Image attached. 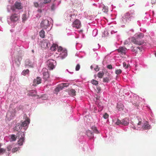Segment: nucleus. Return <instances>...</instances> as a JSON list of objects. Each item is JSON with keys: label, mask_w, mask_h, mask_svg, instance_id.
<instances>
[{"label": "nucleus", "mask_w": 156, "mask_h": 156, "mask_svg": "<svg viewBox=\"0 0 156 156\" xmlns=\"http://www.w3.org/2000/svg\"><path fill=\"white\" fill-rule=\"evenodd\" d=\"M17 148H15L14 149H13L12 150V152H13L14 153V152H15V151H17Z\"/></svg>", "instance_id": "51"}, {"label": "nucleus", "mask_w": 156, "mask_h": 156, "mask_svg": "<svg viewBox=\"0 0 156 156\" xmlns=\"http://www.w3.org/2000/svg\"><path fill=\"white\" fill-rule=\"evenodd\" d=\"M108 116L109 115L107 113H105L103 116V118L105 119H107Z\"/></svg>", "instance_id": "39"}, {"label": "nucleus", "mask_w": 156, "mask_h": 156, "mask_svg": "<svg viewBox=\"0 0 156 156\" xmlns=\"http://www.w3.org/2000/svg\"><path fill=\"white\" fill-rule=\"evenodd\" d=\"M22 19L23 20V22H24L27 20V16L26 14H23V15Z\"/></svg>", "instance_id": "31"}, {"label": "nucleus", "mask_w": 156, "mask_h": 156, "mask_svg": "<svg viewBox=\"0 0 156 156\" xmlns=\"http://www.w3.org/2000/svg\"><path fill=\"white\" fill-rule=\"evenodd\" d=\"M39 11H40V12H41V11H40V10H39Z\"/></svg>", "instance_id": "62"}, {"label": "nucleus", "mask_w": 156, "mask_h": 156, "mask_svg": "<svg viewBox=\"0 0 156 156\" xmlns=\"http://www.w3.org/2000/svg\"><path fill=\"white\" fill-rule=\"evenodd\" d=\"M91 129L93 131V132L95 133L98 134L99 133L96 127L92 126L91 127Z\"/></svg>", "instance_id": "24"}, {"label": "nucleus", "mask_w": 156, "mask_h": 156, "mask_svg": "<svg viewBox=\"0 0 156 156\" xmlns=\"http://www.w3.org/2000/svg\"><path fill=\"white\" fill-rule=\"evenodd\" d=\"M94 69L96 71H98L99 70V69L98 68V66H97V67L96 68H94Z\"/></svg>", "instance_id": "52"}, {"label": "nucleus", "mask_w": 156, "mask_h": 156, "mask_svg": "<svg viewBox=\"0 0 156 156\" xmlns=\"http://www.w3.org/2000/svg\"><path fill=\"white\" fill-rule=\"evenodd\" d=\"M109 81V79L108 77H105L103 78V82H108Z\"/></svg>", "instance_id": "38"}, {"label": "nucleus", "mask_w": 156, "mask_h": 156, "mask_svg": "<svg viewBox=\"0 0 156 156\" xmlns=\"http://www.w3.org/2000/svg\"><path fill=\"white\" fill-rule=\"evenodd\" d=\"M67 51L66 50H64L60 54V57L62 59H63L67 56Z\"/></svg>", "instance_id": "15"}, {"label": "nucleus", "mask_w": 156, "mask_h": 156, "mask_svg": "<svg viewBox=\"0 0 156 156\" xmlns=\"http://www.w3.org/2000/svg\"><path fill=\"white\" fill-rule=\"evenodd\" d=\"M51 49H52V50H53L54 51L55 50L54 47H52V48H51Z\"/></svg>", "instance_id": "54"}, {"label": "nucleus", "mask_w": 156, "mask_h": 156, "mask_svg": "<svg viewBox=\"0 0 156 156\" xmlns=\"http://www.w3.org/2000/svg\"><path fill=\"white\" fill-rule=\"evenodd\" d=\"M117 106H118V108H119V110H121V109H122L123 108V105L121 104H120V106H121L120 108H119V105H118Z\"/></svg>", "instance_id": "43"}, {"label": "nucleus", "mask_w": 156, "mask_h": 156, "mask_svg": "<svg viewBox=\"0 0 156 156\" xmlns=\"http://www.w3.org/2000/svg\"><path fill=\"white\" fill-rule=\"evenodd\" d=\"M55 61L53 59H49L47 61V65L50 69H52L55 67Z\"/></svg>", "instance_id": "4"}, {"label": "nucleus", "mask_w": 156, "mask_h": 156, "mask_svg": "<svg viewBox=\"0 0 156 156\" xmlns=\"http://www.w3.org/2000/svg\"><path fill=\"white\" fill-rule=\"evenodd\" d=\"M39 84V77H37V79H34V80L32 85L33 86H36Z\"/></svg>", "instance_id": "17"}, {"label": "nucleus", "mask_w": 156, "mask_h": 156, "mask_svg": "<svg viewBox=\"0 0 156 156\" xmlns=\"http://www.w3.org/2000/svg\"><path fill=\"white\" fill-rule=\"evenodd\" d=\"M37 11H39V9H37Z\"/></svg>", "instance_id": "59"}, {"label": "nucleus", "mask_w": 156, "mask_h": 156, "mask_svg": "<svg viewBox=\"0 0 156 156\" xmlns=\"http://www.w3.org/2000/svg\"><path fill=\"white\" fill-rule=\"evenodd\" d=\"M135 14L134 10H131L126 12L122 17V21L128 23L133 21L135 18Z\"/></svg>", "instance_id": "1"}, {"label": "nucleus", "mask_w": 156, "mask_h": 156, "mask_svg": "<svg viewBox=\"0 0 156 156\" xmlns=\"http://www.w3.org/2000/svg\"><path fill=\"white\" fill-rule=\"evenodd\" d=\"M70 92L71 94H72V96H75L76 95V91L75 90L73 89H72L70 90Z\"/></svg>", "instance_id": "27"}, {"label": "nucleus", "mask_w": 156, "mask_h": 156, "mask_svg": "<svg viewBox=\"0 0 156 156\" xmlns=\"http://www.w3.org/2000/svg\"><path fill=\"white\" fill-rule=\"evenodd\" d=\"M135 37L138 39L142 38L144 37V35L141 33H139V34H136L134 36Z\"/></svg>", "instance_id": "18"}, {"label": "nucleus", "mask_w": 156, "mask_h": 156, "mask_svg": "<svg viewBox=\"0 0 156 156\" xmlns=\"http://www.w3.org/2000/svg\"><path fill=\"white\" fill-rule=\"evenodd\" d=\"M35 6L36 7H37L38 6V3L37 2H35L34 3Z\"/></svg>", "instance_id": "49"}, {"label": "nucleus", "mask_w": 156, "mask_h": 156, "mask_svg": "<svg viewBox=\"0 0 156 156\" xmlns=\"http://www.w3.org/2000/svg\"><path fill=\"white\" fill-rule=\"evenodd\" d=\"M141 124V121H139L138 122V125H140Z\"/></svg>", "instance_id": "53"}, {"label": "nucleus", "mask_w": 156, "mask_h": 156, "mask_svg": "<svg viewBox=\"0 0 156 156\" xmlns=\"http://www.w3.org/2000/svg\"><path fill=\"white\" fill-rule=\"evenodd\" d=\"M142 128L144 129H148L150 128V126L147 123H145L143 125Z\"/></svg>", "instance_id": "21"}, {"label": "nucleus", "mask_w": 156, "mask_h": 156, "mask_svg": "<svg viewBox=\"0 0 156 156\" xmlns=\"http://www.w3.org/2000/svg\"><path fill=\"white\" fill-rule=\"evenodd\" d=\"M32 52L33 53H34V50H32Z\"/></svg>", "instance_id": "58"}, {"label": "nucleus", "mask_w": 156, "mask_h": 156, "mask_svg": "<svg viewBox=\"0 0 156 156\" xmlns=\"http://www.w3.org/2000/svg\"><path fill=\"white\" fill-rule=\"evenodd\" d=\"M47 95L46 94H43L41 97H40V99L42 100H45L47 99Z\"/></svg>", "instance_id": "28"}, {"label": "nucleus", "mask_w": 156, "mask_h": 156, "mask_svg": "<svg viewBox=\"0 0 156 156\" xmlns=\"http://www.w3.org/2000/svg\"><path fill=\"white\" fill-rule=\"evenodd\" d=\"M58 52H60V51L62 52V51H63V49H62V47H59L58 48Z\"/></svg>", "instance_id": "44"}, {"label": "nucleus", "mask_w": 156, "mask_h": 156, "mask_svg": "<svg viewBox=\"0 0 156 156\" xmlns=\"http://www.w3.org/2000/svg\"><path fill=\"white\" fill-rule=\"evenodd\" d=\"M25 65L27 66H29L30 67H33V64L28 59H27L26 60Z\"/></svg>", "instance_id": "16"}, {"label": "nucleus", "mask_w": 156, "mask_h": 156, "mask_svg": "<svg viewBox=\"0 0 156 156\" xmlns=\"http://www.w3.org/2000/svg\"><path fill=\"white\" fill-rule=\"evenodd\" d=\"M104 75V73L103 72H99L98 74V76L99 78H102Z\"/></svg>", "instance_id": "29"}, {"label": "nucleus", "mask_w": 156, "mask_h": 156, "mask_svg": "<svg viewBox=\"0 0 156 156\" xmlns=\"http://www.w3.org/2000/svg\"><path fill=\"white\" fill-rule=\"evenodd\" d=\"M6 150L2 148H0V155L3 154L5 151Z\"/></svg>", "instance_id": "34"}, {"label": "nucleus", "mask_w": 156, "mask_h": 156, "mask_svg": "<svg viewBox=\"0 0 156 156\" xmlns=\"http://www.w3.org/2000/svg\"><path fill=\"white\" fill-rule=\"evenodd\" d=\"M97 89L98 91V92H100L101 90V87L99 86H97Z\"/></svg>", "instance_id": "47"}, {"label": "nucleus", "mask_w": 156, "mask_h": 156, "mask_svg": "<svg viewBox=\"0 0 156 156\" xmlns=\"http://www.w3.org/2000/svg\"><path fill=\"white\" fill-rule=\"evenodd\" d=\"M33 95H35V94H33Z\"/></svg>", "instance_id": "61"}, {"label": "nucleus", "mask_w": 156, "mask_h": 156, "mask_svg": "<svg viewBox=\"0 0 156 156\" xmlns=\"http://www.w3.org/2000/svg\"><path fill=\"white\" fill-rule=\"evenodd\" d=\"M122 121L120 120L119 119H118L116 122V124L117 125H119L120 124H121Z\"/></svg>", "instance_id": "40"}, {"label": "nucleus", "mask_w": 156, "mask_h": 156, "mask_svg": "<svg viewBox=\"0 0 156 156\" xmlns=\"http://www.w3.org/2000/svg\"><path fill=\"white\" fill-rule=\"evenodd\" d=\"M49 44L48 43V41L46 40L41 42V47L43 48H45L48 47Z\"/></svg>", "instance_id": "9"}, {"label": "nucleus", "mask_w": 156, "mask_h": 156, "mask_svg": "<svg viewBox=\"0 0 156 156\" xmlns=\"http://www.w3.org/2000/svg\"><path fill=\"white\" fill-rule=\"evenodd\" d=\"M107 68L109 69H112V66L111 65H108L107 66Z\"/></svg>", "instance_id": "45"}, {"label": "nucleus", "mask_w": 156, "mask_h": 156, "mask_svg": "<svg viewBox=\"0 0 156 156\" xmlns=\"http://www.w3.org/2000/svg\"><path fill=\"white\" fill-rule=\"evenodd\" d=\"M61 86L62 87V88L64 87H67L69 85V84L68 83H63L61 84Z\"/></svg>", "instance_id": "37"}, {"label": "nucleus", "mask_w": 156, "mask_h": 156, "mask_svg": "<svg viewBox=\"0 0 156 156\" xmlns=\"http://www.w3.org/2000/svg\"><path fill=\"white\" fill-rule=\"evenodd\" d=\"M19 18V16L18 14H14L12 15L10 18V20L12 22H15L17 21Z\"/></svg>", "instance_id": "8"}, {"label": "nucleus", "mask_w": 156, "mask_h": 156, "mask_svg": "<svg viewBox=\"0 0 156 156\" xmlns=\"http://www.w3.org/2000/svg\"><path fill=\"white\" fill-rule=\"evenodd\" d=\"M151 3L152 4H155L156 3V0H151Z\"/></svg>", "instance_id": "50"}, {"label": "nucleus", "mask_w": 156, "mask_h": 156, "mask_svg": "<svg viewBox=\"0 0 156 156\" xmlns=\"http://www.w3.org/2000/svg\"><path fill=\"white\" fill-rule=\"evenodd\" d=\"M30 119H28L23 122L21 124L22 127H25L27 126L30 123Z\"/></svg>", "instance_id": "19"}, {"label": "nucleus", "mask_w": 156, "mask_h": 156, "mask_svg": "<svg viewBox=\"0 0 156 156\" xmlns=\"http://www.w3.org/2000/svg\"><path fill=\"white\" fill-rule=\"evenodd\" d=\"M12 147L11 146L9 145L7 147V148L8 151H10L11 148H12Z\"/></svg>", "instance_id": "46"}, {"label": "nucleus", "mask_w": 156, "mask_h": 156, "mask_svg": "<svg viewBox=\"0 0 156 156\" xmlns=\"http://www.w3.org/2000/svg\"><path fill=\"white\" fill-rule=\"evenodd\" d=\"M49 22L46 19L42 21L41 23V26L42 28L46 29L49 26Z\"/></svg>", "instance_id": "3"}, {"label": "nucleus", "mask_w": 156, "mask_h": 156, "mask_svg": "<svg viewBox=\"0 0 156 156\" xmlns=\"http://www.w3.org/2000/svg\"><path fill=\"white\" fill-rule=\"evenodd\" d=\"M16 140V137L14 135H12L10 139V141H14Z\"/></svg>", "instance_id": "30"}, {"label": "nucleus", "mask_w": 156, "mask_h": 156, "mask_svg": "<svg viewBox=\"0 0 156 156\" xmlns=\"http://www.w3.org/2000/svg\"><path fill=\"white\" fill-rule=\"evenodd\" d=\"M129 119L127 118H125V119H122V121L121 125L124 126H127L129 124Z\"/></svg>", "instance_id": "13"}, {"label": "nucleus", "mask_w": 156, "mask_h": 156, "mask_svg": "<svg viewBox=\"0 0 156 156\" xmlns=\"http://www.w3.org/2000/svg\"><path fill=\"white\" fill-rule=\"evenodd\" d=\"M126 50V48L123 47H120L119 48L117 49L118 52L124 54H125Z\"/></svg>", "instance_id": "14"}, {"label": "nucleus", "mask_w": 156, "mask_h": 156, "mask_svg": "<svg viewBox=\"0 0 156 156\" xmlns=\"http://www.w3.org/2000/svg\"><path fill=\"white\" fill-rule=\"evenodd\" d=\"M102 10L103 11L105 12H108V11L107 8L105 6H104L103 7Z\"/></svg>", "instance_id": "36"}, {"label": "nucleus", "mask_w": 156, "mask_h": 156, "mask_svg": "<svg viewBox=\"0 0 156 156\" xmlns=\"http://www.w3.org/2000/svg\"><path fill=\"white\" fill-rule=\"evenodd\" d=\"M25 135L23 132H19L17 134L16 138L19 139L18 141V144L20 145H22L23 144V142L24 141V137Z\"/></svg>", "instance_id": "2"}, {"label": "nucleus", "mask_w": 156, "mask_h": 156, "mask_svg": "<svg viewBox=\"0 0 156 156\" xmlns=\"http://www.w3.org/2000/svg\"><path fill=\"white\" fill-rule=\"evenodd\" d=\"M98 102H96L97 106L99 108L100 110L101 111L103 109V105L102 103L101 102H100L98 104Z\"/></svg>", "instance_id": "25"}, {"label": "nucleus", "mask_w": 156, "mask_h": 156, "mask_svg": "<svg viewBox=\"0 0 156 156\" xmlns=\"http://www.w3.org/2000/svg\"><path fill=\"white\" fill-rule=\"evenodd\" d=\"M131 41L133 43L139 45H141L144 43L143 41H139V39L135 38V36L132 38Z\"/></svg>", "instance_id": "7"}, {"label": "nucleus", "mask_w": 156, "mask_h": 156, "mask_svg": "<svg viewBox=\"0 0 156 156\" xmlns=\"http://www.w3.org/2000/svg\"><path fill=\"white\" fill-rule=\"evenodd\" d=\"M122 72V71L120 69L116 70L115 71V73L116 74L119 75L121 74Z\"/></svg>", "instance_id": "33"}, {"label": "nucleus", "mask_w": 156, "mask_h": 156, "mask_svg": "<svg viewBox=\"0 0 156 156\" xmlns=\"http://www.w3.org/2000/svg\"><path fill=\"white\" fill-rule=\"evenodd\" d=\"M45 34L44 31L43 30H42L40 32V36L42 38H44L45 35Z\"/></svg>", "instance_id": "23"}, {"label": "nucleus", "mask_w": 156, "mask_h": 156, "mask_svg": "<svg viewBox=\"0 0 156 156\" xmlns=\"http://www.w3.org/2000/svg\"><path fill=\"white\" fill-rule=\"evenodd\" d=\"M123 66L124 67H125L126 69L128 68L129 65H127L126 62H124L123 64Z\"/></svg>", "instance_id": "42"}, {"label": "nucleus", "mask_w": 156, "mask_h": 156, "mask_svg": "<svg viewBox=\"0 0 156 156\" xmlns=\"http://www.w3.org/2000/svg\"><path fill=\"white\" fill-rule=\"evenodd\" d=\"M22 6L20 2H16L14 5L11 7V9L13 11H15V9H21L22 8Z\"/></svg>", "instance_id": "5"}, {"label": "nucleus", "mask_w": 156, "mask_h": 156, "mask_svg": "<svg viewBox=\"0 0 156 156\" xmlns=\"http://www.w3.org/2000/svg\"><path fill=\"white\" fill-rule=\"evenodd\" d=\"M91 68H92V66H91Z\"/></svg>", "instance_id": "60"}, {"label": "nucleus", "mask_w": 156, "mask_h": 156, "mask_svg": "<svg viewBox=\"0 0 156 156\" xmlns=\"http://www.w3.org/2000/svg\"><path fill=\"white\" fill-rule=\"evenodd\" d=\"M91 83L94 85H97L98 84V82L97 80H93L91 81Z\"/></svg>", "instance_id": "32"}, {"label": "nucleus", "mask_w": 156, "mask_h": 156, "mask_svg": "<svg viewBox=\"0 0 156 156\" xmlns=\"http://www.w3.org/2000/svg\"><path fill=\"white\" fill-rule=\"evenodd\" d=\"M80 68V66L79 64H77L76 67V71L79 70Z\"/></svg>", "instance_id": "41"}, {"label": "nucleus", "mask_w": 156, "mask_h": 156, "mask_svg": "<svg viewBox=\"0 0 156 156\" xmlns=\"http://www.w3.org/2000/svg\"><path fill=\"white\" fill-rule=\"evenodd\" d=\"M15 116V111L13 110L12 111L8 112L7 113V117L9 118L10 119H12Z\"/></svg>", "instance_id": "11"}, {"label": "nucleus", "mask_w": 156, "mask_h": 156, "mask_svg": "<svg viewBox=\"0 0 156 156\" xmlns=\"http://www.w3.org/2000/svg\"><path fill=\"white\" fill-rule=\"evenodd\" d=\"M62 87L61 86V84L58 85L55 90L56 92H58L60 90L62 89Z\"/></svg>", "instance_id": "22"}, {"label": "nucleus", "mask_w": 156, "mask_h": 156, "mask_svg": "<svg viewBox=\"0 0 156 156\" xmlns=\"http://www.w3.org/2000/svg\"><path fill=\"white\" fill-rule=\"evenodd\" d=\"M42 72L44 78L46 79L49 77V73L48 70L46 68H44L43 69Z\"/></svg>", "instance_id": "10"}, {"label": "nucleus", "mask_w": 156, "mask_h": 156, "mask_svg": "<svg viewBox=\"0 0 156 156\" xmlns=\"http://www.w3.org/2000/svg\"><path fill=\"white\" fill-rule=\"evenodd\" d=\"M41 79H40V82H39L40 83H41Z\"/></svg>", "instance_id": "56"}, {"label": "nucleus", "mask_w": 156, "mask_h": 156, "mask_svg": "<svg viewBox=\"0 0 156 156\" xmlns=\"http://www.w3.org/2000/svg\"><path fill=\"white\" fill-rule=\"evenodd\" d=\"M21 125L20 123H17L15 126V130L18 131L19 130H20L22 128Z\"/></svg>", "instance_id": "20"}, {"label": "nucleus", "mask_w": 156, "mask_h": 156, "mask_svg": "<svg viewBox=\"0 0 156 156\" xmlns=\"http://www.w3.org/2000/svg\"><path fill=\"white\" fill-rule=\"evenodd\" d=\"M86 135L90 139H91L94 138V135L93 133L90 130H87Z\"/></svg>", "instance_id": "12"}, {"label": "nucleus", "mask_w": 156, "mask_h": 156, "mask_svg": "<svg viewBox=\"0 0 156 156\" xmlns=\"http://www.w3.org/2000/svg\"><path fill=\"white\" fill-rule=\"evenodd\" d=\"M34 92H35L36 93V91H33V90H32V92H33V93H34L33 92H34Z\"/></svg>", "instance_id": "57"}, {"label": "nucleus", "mask_w": 156, "mask_h": 156, "mask_svg": "<svg viewBox=\"0 0 156 156\" xmlns=\"http://www.w3.org/2000/svg\"><path fill=\"white\" fill-rule=\"evenodd\" d=\"M140 47H135L133 48V49H132V51L133 52H135L136 53L137 51H138V50H140Z\"/></svg>", "instance_id": "26"}, {"label": "nucleus", "mask_w": 156, "mask_h": 156, "mask_svg": "<svg viewBox=\"0 0 156 156\" xmlns=\"http://www.w3.org/2000/svg\"><path fill=\"white\" fill-rule=\"evenodd\" d=\"M8 23L9 24H10L9 23H10V22H9V20H8Z\"/></svg>", "instance_id": "55"}, {"label": "nucleus", "mask_w": 156, "mask_h": 156, "mask_svg": "<svg viewBox=\"0 0 156 156\" xmlns=\"http://www.w3.org/2000/svg\"><path fill=\"white\" fill-rule=\"evenodd\" d=\"M29 72V70L28 69H27L25 70H23L22 72V74L23 75H25L26 74L28 73Z\"/></svg>", "instance_id": "35"}, {"label": "nucleus", "mask_w": 156, "mask_h": 156, "mask_svg": "<svg viewBox=\"0 0 156 156\" xmlns=\"http://www.w3.org/2000/svg\"><path fill=\"white\" fill-rule=\"evenodd\" d=\"M73 27H75L76 29H79L81 27V25L80 21L76 19L73 23Z\"/></svg>", "instance_id": "6"}, {"label": "nucleus", "mask_w": 156, "mask_h": 156, "mask_svg": "<svg viewBox=\"0 0 156 156\" xmlns=\"http://www.w3.org/2000/svg\"><path fill=\"white\" fill-rule=\"evenodd\" d=\"M51 1V0H44V3L45 4L48 3Z\"/></svg>", "instance_id": "48"}]
</instances>
